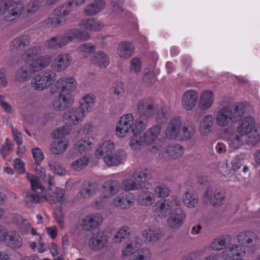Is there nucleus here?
Returning <instances> with one entry per match:
<instances>
[{
	"instance_id": "obj_1",
	"label": "nucleus",
	"mask_w": 260,
	"mask_h": 260,
	"mask_svg": "<svg viewBox=\"0 0 260 260\" xmlns=\"http://www.w3.org/2000/svg\"><path fill=\"white\" fill-rule=\"evenodd\" d=\"M27 179L30 183L32 192L27 194L26 202L38 203L46 201L51 204L63 202L64 190L54 186V183L51 185H48V189L45 190L32 175H27Z\"/></svg>"
},
{
	"instance_id": "obj_2",
	"label": "nucleus",
	"mask_w": 260,
	"mask_h": 260,
	"mask_svg": "<svg viewBox=\"0 0 260 260\" xmlns=\"http://www.w3.org/2000/svg\"><path fill=\"white\" fill-rule=\"evenodd\" d=\"M160 126L155 125L149 129L145 133L133 134L130 139L129 145L133 150H139L144 146L151 145L153 149L160 136Z\"/></svg>"
},
{
	"instance_id": "obj_3",
	"label": "nucleus",
	"mask_w": 260,
	"mask_h": 260,
	"mask_svg": "<svg viewBox=\"0 0 260 260\" xmlns=\"http://www.w3.org/2000/svg\"><path fill=\"white\" fill-rule=\"evenodd\" d=\"M142 244V242L140 238H131L125 243L122 249V257L129 256L128 260H150L151 252L150 250L144 248L139 249Z\"/></svg>"
},
{
	"instance_id": "obj_4",
	"label": "nucleus",
	"mask_w": 260,
	"mask_h": 260,
	"mask_svg": "<svg viewBox=\"0 0 260 260\" xmlns=\"http://www.w3.org/2000/svg\"><path fill=\"white\" fill-rule=\"evenodd\" d=\"M236 131L247 139V144L255 145L260 140V124H256L251 117H245L240 120Z\"/></svg>"
},
{
	"instance_id": "obj_5",
	"label": "nucleus",
	"mask_w": 260,
	"mask_h": 260,
	"mask_svg": "<svg viewBox=\"0 0 260 260\" xmlns=\"http://www.w3.org/2000/svg\"><path fill=\"white\" fill-rule=\"evenodd\" d=\"M181 125V120L178 117L172 118L167 126L166 135L170 138L173 139L176 138L180 134L182 138L184 140L190 139L194 135L195 132V126L191 122H188L184 124L180 132V126Z\"/></svg>"
},
{
	"instance_id": "obj_6",
	"label": "nucleus",
	"mask_w": 260,
	"mask_h": 260,
	"mask_svg": "<svg viewBox=\"0 0 260 260\" xmlns=\"http://www.w3.org/2000/svg\"><path fill=\"white\" fill-rule=\"evenodd\" d=\"M24 10V5L20 1L0 0V15H3L7 22H13L19 17Z\"/></svg>"
},
{
	"instance_id": "obj_7",
	"label": "nucleus",
	"mask_w": 260,
	"mask_h": 260,
	"mask_svg": "<svg viewBox=\"0 0 260 260\" xmlns=\"http://www.w3.org/2000/svg\"><path fill=\"white\" fill-rule=\"evenodd\" d=\"M71 128L68 125L59 127L53 133V137L55 140L50 147L51 151L55 154L63 153L69 146V141L64 137L70 134Z\"/></svg>"
},
{
	"instance_id": "obj_8",
	"label": "nucleus",
	"mask_w": 260,
	"mask_h": 260,
	"mask_svg": "<svg viewBox=\"0 0 260 260\" xmlns=\"http://www.w3.org/2000/svg\"><path fill=\"white\" fill-rule=\"evenodd\" d=\"M56 79V73L52 70L41 72L34 76L31 81V86L36 90L48 88Z\"/></svg>"
},
{
	"instance_id": "obj_9",
	"label": "nucleus",
	"mask_w": 260,
	"mask_h": 260,
	"mask_svg": "<svg viewBox=\"0 0 260 260\" xmlns=\"http://www.w3.org/2000/svg\"><path fill=\"white\" fill-rule=\"evenodd\" d=\"M180 205V198L177 196H172L171 199L156 202L153 206V210L156 216L165 217L173 208Z\"/></svg>"
},
{
	"instance_id": "obj_10",
	"label": "nucleus",
	"mask_w": 260,
	"mask_h": 260,
	"mask_svg": "<svg viewBox=\"0 0 260 260\" xmlns=\"http://www.w3.org/2000/svg\"><path fill=\"white\" fill-rule=\"evenodd\" d=\"M134 117L132 113L122 115L117 121L115 127V134L120 138L127 137L131 131L134 123Z\"/></svg>"
},
{
	"instance_id": "obj_11",
	"label": "nucleus",
	"mask_w": 260,
	"mask_h": 260,
	"mask_svg": "<svg viewBox=\"0 0 260 260\" xmlns=\"http://www.w3.org/2000/svg\"><path fill=\"white\" fill-rule=\"evenodd\" d=\"M109 236L103 232L99 231L92 234L88 242V247L94 251H99L108 246Z\"/></svg>"
},
{
	"instance_id": "obj_12",
	"label": "nucleus",
	"mask_w": 260,
	"mask_h": 260,
	"mask_svg": "<svg viewBox=\"0 0 260 260\" xmlns=\"http://www.w3.org/2000/svg\"><path fill=\"white\" fill-rule=\"evenodd\" d=\"M186 217L185 211L181 208L173 210L167 219L168 226L172 229L180 228L184 224Z\"/></svg>"
},
{
	"instance_id": "obj_13",
	"label": "nucleus",
	"mask_w": 260,
	"mask_h": 260,
	"mask_svg": "<svg viewBox=\"0 0 260 260\" xmlns=\"http://www.w3.org/2000/svg\"><path fill=\"white\" fill-rule=\"evenodd\" d=\"M245 251L237 244H232L225 247L221 253V257L224 260H244Z\"/></svg>"
},
{
	"instance_id": "obj_14",
	"label": "nucleus",
	"mask_w": 260,
	"mask_h": 260,
	"mask_svg": "<svg viewBox=\"0 0 260 260\" xmlns=\"http://www.w3.org/2000/svg\"><path fill=\"white\" fill-rule=\"evenodd\" d=\"M225 199L224 193L219 190L208 189L203 196L205 202L209 203L215 207L221 206Z\"/></svg>"
},
{
	"instance_id": "obj_15",
	"label": "nucleus",
	"mask_w": 260,
	"mask_h": 260,
	"mask_svg": "<svg viewBox=\"0 0 260 260\" xmlns=\"http://www.w3.org/2000/svg\"><path fill=\"white\" fill-rule=\"evenodd\" d=\"M199 93L196 90L188 89L184 91L181 98V105L183 108L186 111H190L196 107Z\"/></svg>"
},
{
	"instance_id": "obj_16",
	"label": "nucleus",
	"mask_w": 260,
	"mask_h": 260,
	"mask_svg": "<svg viewBox=\"0 0 260 260\" xmlns=\"http://www.w3.org/2000/svg\"><path fill=\"white\" fill-rule=\"evenodd\" d=\"M71 10L67 6L56 8L48 19V23L50 26L55 27L66 20V17L69 14Z\"/></svg>"
},
{
	"instance_id": "obj_17",
	"label": "nucleus",
	"mask_w": 260,
	"mask_h": 260,
	"mask_svg": "<svg viewBox=\"0 0 260 260\" xmlns=\"http://www.w3.org/2000/svg\"><path fill=\"white\" fill-rule=\"evenodd\" d=\"M84 116V112L81 108H72L63 114L62 119L66 124L72 125L77 124Z\"/></svg>"
},
{
	"instance_id": "obj_18",
	"label": "nucleus",
	"mask_w": 260,
	"mask_h": 260,
	"mask_svg": "<svg viewBox=\"0 0 260 260\" xmlns=\"http://www.w3.org/2000/svg\"><path fill=\"white\" fill-rule=\"evenodd\" d=\"M103 220L101 214L91 213L82 219L81 225L86 231L93 230L102 223Z\"/></svg>"
},
{
	"instance_id": "obj_19",
	"label": "nucleus",
	"mask_w": 260,
	"mask_h": 260,
	"mask_svg": "<svg viewBox=\"0 0 260 260\" xmlns=\"http://www.w3.org/2000/svg\"><path fill=\"white\" fill-rule=\"evenodd\" d=\"M135 198L131 193H121L116 196L113 201L115 207L121 209H127L134 204Z\"/></svg>"
},
{
	"instance_id": "obj_20",
	"label": "nucleus",
	"mask_w": 260,
	"mask_h": 260,
	"mask_svg": "<svg viewBox=\"0 0 260 260\" xmlns=\"http://www.w3.org/2000/svg\"><path fill=\"white\" fill-rule=\"evenodd\" d=\"M126 158L125 151L121 149H118L113 154L110 153L104 155L103 160L109 167L119 165L123 163Z\"/></svg>"
},
{
	"instance_id": "obj_21",
	"label": "nucleus",
	"mask_w": 260,
	"mask_h": 260,
	"mask_svg": "<svg viewBox=\"0 0 260 260\" xmlns=\"http://www.w3.org/2000/svg\"><path fill=\"white\" fill-rule=\"evenodd\" d=\"M137 110L145 117H150L155 113V107L154 101L150 98H145L140 100L137 105Z\"/></svg>"
},
{
	"instance_id": "obj_22",
	"label": "nucleus",
	"mask_w": 260,
	"mask_h": 260,
	"mask_svg": "<svg viewBox=\"0 0 260 260\" xmlns=\"http://www.w3.org/2000/svg\"><path fill=\"white\" fill-rule=\"evenodd\" d=\"M198 107L202 111L210 109L214 102V94L209 90H203L199 96Z\"/></svg>"
},
{
	"instance_id": "obj_23",
	"label": "nucleus",
	"mask_w": 260,
	"mask_h": 260,
	"mask_svg": "<svg viewBox=\"0 0 260 260\" xmlns=\"http://www.w3.org/2000/svg\"><path fill=\"white\" fill-rule=\"evenodd\" d=\"M99 186L95 183H89L84 186L78 193L74 199L75 203H81L85 199L88 198L95 194L98 191Z\"/></svg>"
},
{
	"instance_id": "obj_24",
	"label": "nucleus",
	"mask_w": 260,
	"mask_h": 260,
	"mask_svg": "<svg viewBox=\"0 0 260 260\" xmlns=\"http://www.w3.org/2000/svg\"><path fill=\"white\" fill-rule=\"evenodd\" d=\"M229 106H224L219 108L215 115V122L219 127H225L229 125L232 118L230 114Z\"/></svg>"
},
{
	"instance_id": "obj_25",
	"label": "nucleus",
	"mask_w": 260,
	"mask_h": 260,
	"mask_svg": "<svg viewBox=\"0 0 260 260\" xmlns=\"http://www.w3.org/2000/svg\"><path fill=\"white\" fill-rule=\"evenodd\" d=\"M146 185L148 186L149 184L145 182H137L136 180L135 181L132 176L125 177L121 183V188L127 191L147 188L148 187H146Z\"/></svg>"
},
{
	"instance_id": "obj_26",
	"label": "nucleus",
	"mask_w": 260,
	"mask_h": 260,
	"mask_svg": "<svg viewBox=\"0 0 260 260\" xmlns=\"http://www.w3.org/2000/svg\"><path fill=\"white\" fill-rule=\"evenodd\" d=\"M72 57L68 53L58 55L54 59L52 67L57 72L64 71L71 63Z\"/></svg>"
},
{
	"instance_id": "obj_27",
	"label": "nucleus",
	"mask_w": 260,
	"mask_h": 260,
	"mask_svg": "<svg viewBox=\"0 0 260 260\" xmlns=\"http://www.w3.org/2000/svg\"><path fill=\"white\" fill-rule=\"evenodd\" d=\"M77 85L75 79L72 77L60 78L55 84L56 87L60 89L61 92L74 90L77 87Z\"/></svg>"
},
{
	"instance_id": "obj_28",
	"label": "nucleus",
	"mask_w": 260,
	"mask_h": 260,
	"mask_svg": "<svg viewBox=\"0 0 260 260\" xmlns=\"http://www.w3.org/2000/svg\"><path fill=\"white\" fill-rule=\"evenodd\" d=\"M115 147L116 144L112 140H105L99 145L95 151V155L99 158H103L104 155L112 153Z\"/></svg>"
},
{
	"instance_id": "obj_29",
	"label": "nucleus",
	"mask_w": 260,
	"mask_h": 260,
	"mask_svg": "<svg viewBox=\"0 0 260 260\" xmlns=\"http://www.w3.org/2000/svg\"><path fill=\"white\" fill-rule=\"evenodd\" d=\"M247 138L240 134L236 130L230 133L228 138L229 146L232 149L240 148L244 143L247 144Z\"/></svg>"
},
{
	"instance_id": "obj_30",
	"label": "nucleus",
	"mask_w": 260,
	"mask_h": 260,
	"mask_svg": "<svg viewBox=\"0 0 260 260\" xmlns=\"http://www.w3.org/2000/svg\"><path fill=\"white\" fill-rule=\"evenodd\" d=\"M4 242L8 246L12 249L20 248L23 245L22 238L14 230L8 232Z\"/></svg>"
},
{
	"instance_id": "obj_31",
	"label": "nucleus",
	"mask_w": 260,
	"mask_h": 260,
	"mask_svg": "<svg viewBox=\"0 0 260 260\" xmlns=\"http://www.w3.org/2000/svg\"><path fill=\"white\" fill-rule=\"evenodd\" d=\"M120 188L118 182L115 180H109L103 184L101 193L110 199L118 192Z\"/></svg>"
},
{
	"instance_id": "obj_32",
	"label": "nucleus",
	"mask_w": 260,
	"mask_h": 260,
	"mask_svg": "<svg viewBox=\"0 0 260 260\" xmlns=\"http://www.w3.org/2000/svg\"><path fill=\"white\" fill-rule=\"evenodd\" d=\"M237 242L245 247H249L250 244L256 241L258 236L251 231L242 232L236 236Z\"/></svg>"
},
{
	"instance_id": "obj_33",
	"label": "nucleus",
	"mask_w": 260,
	"mask_h": 260,
	"mask_svg": "<svg viewBox=\"0 0 260 260\" xmlns=\"http://www.w3.org/2000/svg\"><path fill=\"white\" fill-rule=\"evenodd\" d=\"M40 165L41 164H33V168L37 176H35L32 174H31V175L37 178L40 184H41V180H42L43 182H47L48 185H51L52 183H54V177L51 176L50 174L47 175L45 169L42 167ZM27 175H31V174L27 173L26 175L27 178Z\"/></svg>"
},
{
	"instance_id": "obj_34",
	"label": "nucleus",
	"mask_w": 260,
	"mask_h": 260,
	"mask_svg": "<svg viewBox=\"0 0 260 260\" xmlns=\"http://www.w3.org/2000/svg\"><path fill=\"white\" fill-rule=\"evenodd\" d=\"M94 139L92 137H85L78 140L74 146V151L78 154L86 153L92 147Z\"/></svg>"
},
{
	"instance_id": "obj_35",
	"label": "nucleus",
	"mask_w": 260,
	"mask_h": 260,
	"mask_svg": "<svg viewBox=\"0 0 260 260\" xmlns=\"http://www.w3.org/2000/svg\"><path fill=\"white\" fill-rule=\"evenodd\" d=\"M79 26L89 31H99L103 28L104 24L96 19L88 18L81 19Z\"/></svg>"
},
{
	"instance_id": "obj_36",
	"label": "nucleus",
	"mask_w": 260,
	"mask_h": 260,
	"mask_svg": "<svg viewBox=\"0 0 260 260\" xmlns=\"http://www.w3.org/2000/svg\"><path fill=\"white\" fill-rule=\"evenodd\" d=\"M30 43V39L27 36H23L15 39L11 43L10 50L13 53H18Z\"/></svg>"
},
{
	"instance_id": "obj_37",
	"label": "nucleus",
	"mask_w": 260,
	"mask_h": 260,
	"mask_svg": "<svg viewBox=\"0 0 260 260\" xmlns=\"http://www.w3.org/2000/svg\"><path fill=\"white\" fill-rule=\"evenodd\" d=\"M182 154L183 150L181 146L176 145L167 147L159 155L162 158L169 157L175 159L181 156Z\"/></svg>"
},
{
	"instance_id": "obj_38",
	"label": "nucleus",
	"mask_w": 260,
	"mask_h": 260,
	"mask_svg": "<svg viewBox=\"0 0 260 260\" xmlns=\"http://www.w3.org/2000/svg\"><path fill=\"white\" fill-rule=\"evenodd\" d=\"M135 47L129 42L120 43L117 47V54L123 58H128L132 56L134 52Z\"/></svg>"
},
{
	"instance_id": "obj_39",
	"label": "nucleus",
	"mask_w": 260,
	"mask_h": 260,
	"mask_svg": "<svg viewBox=\"0 0 260 260\" xmlns=\"http://www.w3.org/2000/svg\"><path fill=\"white\" fill-rule=\"evenodd\" d=\"M213 117L211 114L204 116L200 123L199 131L201 135L207 136L212 131Z\"/></svg>"
},
{
	"instance_id": "obj_40",
	"label": "nucleus",
	"mask_w": 260,
	"mask_h": 260,
	"mask_svg": "<svg viewBox=\"0 0 260 260\" xmlns=\"http://www.w3.org/2000/svg\"><path fill=\"white\" fill-rule=\"evenodd\" d=\"M247 107L242 103H236L232 107L229 106L232 121L235 122L243 116Z\"/></svg>"
},
{
	"instance_id": "obj_41",
	"label": "nucleus",
	"mask_w": 260,
	"mask_h": 260,
	"mask_svg": "<svg viewBox=\"0 0 260 260\" xmlns=\"http://www.w3.org/2000/svg\"><path fill=\"white\" fill-rule=\"evenodd\" d=\"M182 201L184 206L188 208L196 207L199 202L197 194L191 191H187L182 196Z\"/></svg>"
},
{
	"instance_id": "obj_42",
	"label": "nucleus",
	"mask_w": 260,
	"mask_h": 260,
	"mask_svg": "<svg viewBox=\"0 0 260 260\" xmlns=\"http://www.w3.org/2000/svg\"><path fill=\"white\" fill-rule=\"evenodd\" d=\"M42 48L40 46L31 47L25 50L21 55V59L25 62L32 63L35 58L41 53Z\"/></svg>"
},
{
	"instance_id": "obj_43",
	"label": "nucleus",
	"mask_w": 260,
	"mask_h": 260,
	"mask_svg": "<svg viewBox=\"0 0 260 260\" xmlns=\"http://www.w3.org/2000/svg\"><path fill=\"white\" fill-rule=\"evenodd\" d=\"M90 62L100 68H105L109 64V60L107 55L102 51L96 52L90 58Z\"/></svg>"
},
{
	"instance_id": "obj_44",
	"label": "nucleus",
	"mask_w": 260,
	"mask_h": 260,
	"mask_svg": "<svg viewBox=\"0 0 260 260\" xmlns=\"http://www.w3.org/2000/svg\"><path fill=\"white\" fill-rule=\"evenodd\" d=\"M51 60L52 57L49 55H46L38 58L32 63H30L31 71L37 72L47 67L50 64Z\"/></svg>"
},
{
	"instance_id": "obj_45",
	"label": "nucleus",
	"mask_w": 260,
	"mask_h": 260,
	"mask_svg": "<svg viewBox=\"0 0 260 260\" xmlns=\"http://www.w3.org/2000/svg\"><path fill=\"white\" fill-rule=\"evenodd\" d=\"M95 96L92 94L85 95L81 98L80 102L81 109L83 111H91L95 106Z\"/></svg>"
},
{
	"instance_id": "obj_46",
	"label": "nucleus",
	"mask_w": 260,
	"mask_h": 260,
	"mask_svg": "<svg viewBox=\"0 0 260 260\" xmlns=\"http://www.w3.org/2000/svg\"><path fill=\"white\" fill-rule=\"evenodd\" d=\"M105 6V4L104 1H95L87 6L83 12L86 15L91 16L100 12L104 8Z\"/></svg>"
},
{
	"instance_id": "obj_47",
	"label": "nucleus",
	"mask_w": 260,
	"mask_h": 260,
	"mask_svg": "<svg viewBox=\"0 0 260 260\" xmlns=\"http://www.w3.org/2000/svg\"><path fill=\"white\" fill-rule=\"evenodd\" d=\"M154 200V194L150 191H145L140 193L137 199L138 203L140 205L144 206L151 205Z\"/></svg>"
},
{
	"instance_id": "obj_48",
	"label": "nucleus",
	"mask_w": 260,
	"mask_h": 260,
	"mask_svg": "<svg viewBox=\"0 0 260 260\" xmlns=\"http://www.w3.org/2000/svg\"><path fill=\"white\" fill-rule=\"evenodd\" d=\"M34 72L35 71H31L30 64L28 67H22L16 72V79L18 82H25L29 80L31 74Z\"/></svg>"
},
{
	"instance_id": "obj_49",
	"label": "nucleus",
	"mask_w": 260,
	"mask_h": 260,
	"mask_svg": "<svg viewBox=\"0 0 260 260\" xmlns=\"http://www.w3.org/2000/svg\"><path fill=\"white\" fill-rule=\"evenodd\" d=\"M147 127L146 118L144 115L139 116L136 120L134 121L132 126L133 134L142 133V131Z\"/></svg>"
},
{
	"instance_id": "obj_50",
	"label": "nucleus",
	"mask_w": 260,
	"mask_h": 260,
	"mask_svg": "<svg viewBox=\"0 0 260 260\" xmlns=\"http://www.w3.org/2000/svg\"><path fill=\"white\" fill-rule=\"evenodd\" d=\"M229 238L228 235H223L214 239L210 244V248L213 251H220L226 245V241Z\"/></svg>"
},
{
	"instance_id": "obj_51",
	"label": "nucleus",
	"mask_w": 260,
	"mask_h": 260,
	"mask_svg": "<svg viewBox=\"0 0 260 260\" xmlns=\"http://www.w3.org/2000/svg\"><path fill=\"white\" fill-rule=\"evenodd\" d=\"M95 50L96 47L94 45L90 43H84L78 48L77 52L82 57L86 58Z\"/></svg>"
},
{
	"instance_id": "obj_52",
	"label": "nucleus",
	"mask_w": 260,
	"mask_h": 260,
	"mask_svg": "<svg viewBox=\"0 0 260 260\" xmlns=\"http://www.w3.org/2000/svg\"><path fill=\"white\" fill-rule=\"evenodd\" d=\"M218 170L220 173L229 181H234L236 178L235 172L230 168L226 163L224 162L220 163L218 166Z\"/></svg>"
},
{
	"instance_id": "obj_53",
	"label": "nucleus",
	"mask_w": 260,
	"mask_h": 260,
	"mask_svg": "<svg viewBox=\"0 0 260 260\" xmlns=\"http://www.w3.org/2000/svg\"><path fill=\"white\" fill-rule=\"evenodd\" d=\"M89 158V156L85 155L74 160L72 163V168L76 171L84 169L88 164Z\"/></svg>"
},
{
	"instance_id": "obj_54",
	"label": "nucleus",
	"mask_w": 260,
	"mask_h": 260,
	"mask_svg": "<svg viewBox=\"0 0 260 260\" xmlns=\"http://www.w3.org/2000/svg\"><path fill=\"white\" fill-rule=\"evenodd\" d=\"M148 171L146 169H138L133 172L132 174V177L137 182H141L142 181H143L145 182L146 184H148V186L146 185V187H148L147 188H148L149 186H150V184L145 181V180L148 176Z\"/></svg>"
},
{
	"instance_id": "obj_55",
	"label": "nucleus",
	"mask_w": 260,
	"mask_h": 260,
	"mask_svg": "<svg viewBox=\"0 0 260 260\" xmlns=\"http://www.w3.org/2000/svg\"><path fill=\"white\" fill-rule=\"evenodd\" d=\"M66 43L65 41L63 42L61 36H58L48 40L45 42V46L48 48L55 49L63 47L66 45Z\"/></svg>"
},
{
	"instance_id": "obj_56",
	"label": "nucleus",
	"mask_w": 260,
	"mask_h": 260,
	"mask_svg": "<svg viewBox=\"0 0 260 260\" xmlns=\"http://www.w3.org/2000/svg\"><path fill=\"white\" fill-rule=\"evenodd\" d=\"M131 233V229L127 226H123L116 232L114 237L115 243H120L125 238H127Z\"/></svg>"
},
{
	"instance_id": "obj_57",
	"label": "nucleus",
	"mask_w": 260,
	"mask_h": 260,
	"mask_svg": "<svg viewBox=\"0 0 260 260\" xmlns=\"http://www.w3.org/2000/svg\"><path fill=\"white\" fill-rule=\"evenodd\" d=\"M142 61L138 58H133L129 63V72L132 74H138L142 69Z\"/></svg>"
},
{
	"instance_id": "obj_58",
	"label": "nucleus",
	"mask_w": 260,
	"mask_h": 260,
	"mask_svg": "<svg viewBox=\"0 0 260 260\" xmlns=\"http://www.w3.org/2000/svg\"><path fill=\"white\" fill-rule=\"evenodd\" d=\"M109 200V198L101 193V196L92 201L91 206L98 210L101 209L108 204Z\"/></svg>"
},
{
	"instance_id": "obj_59",
	"label": "nucleus",
	"mask_w": 260,
	"mask_h": 260,
	"mask_svg": "<svg viewBox=\"0 0 260 260\" xmlns=\"http://www.w3.org/2000/svg\"><path fill=\"white\" fill-rule=\"evenodd\" d=\"M154 192L158 198H165L170 195L171 190L168 186L161 184L157 186L154 188Z\"/></svg>"
},
{
	"instance_id": "obj_60",
	"label": "nucleus",
	"mask_w": 260,
	"mask_h": 260,
	"mask_svg": "<svg viewBox=\"0 0 260 260\" xmlns=\"http://www.w3.org/2000/svg\"><path fill=\"white\" fill-rule=\"evenodd\" d=\"M31 152L35 161L34 164H41L45 157L42 150L40 148L35 147L31 149Z\"/></svg>"
},
{
	"instance_id": "obj_61",
	"label": "nucleus",
	"mask_w": 260,
	"mask_h": 260,
	"mask_svg": "<svg viewBox=\"0 0 260 260\" xmlns=\"http://www.w3.org/2000/svg\"><path fill=\"white\" fill-rule=\"evenodd\" d=\"M49 167L51 171L54 174L59 176H65L67 174V171L59 165H56L52 161H49Z\"/></svg>"
},
{
	"instance_id": "obj_62",
	"label": "nucleus",
	"mask_w": 260,
	"mask_h": 260,
	"mask_svg": "<svg viewBox=\"0 0 260 260\" xmlns=\"http://www.w3.org/2000/svg\"><path fill=\"white\" fill-rule=\"evenodd\" d=\"M78 33V29H72L67 31L63 36L61 37L63 42H66V45H67L73 40L77 39Z\"/></svg>"
},
{
	"instance_id": "obj_63",
	"label": "nucleus",
	"mask_w": 260,
	"mask_h": 260,
	"mask_svg": "<svg viewBox=\"0 0 260 260\" xmlns=\"http://www.w3.org/2000/svg\"><path fill=\"white\" fill-rule=\"evenodd\" d=\"M244 163V157L242 155H237L231 162L232 169L234 172H236Z\"/></svg>"
},
{
	"instance_id": "obj_64",
	"label": "nucleus",
	"mask_w": 260,
	"mask_h": 260,
	"mask_svg": "<svg viewBox=\"0 0 260 260\" xmlns=\"http://www.w3.org/2000/svg\"><path fill=\"white\" fill-rule=\"evenodd\" d=\"M59 96L65 108L70 106L74 102L73 96L70 93H64L63 92H61L59 94Z\"/></svg>"
}]
</instances>
